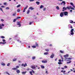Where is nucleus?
<instances>
[{"mask_svg": "<svg viewBox=\"0 0 75 75\" xmlns=\"http://www.w3.org/2000/svg\"><path fill=\"white\" fill-rule=\"evenodd\" d=\"M30 68L33 69H35L36 68V67L35 65H32L30 66Z\"/></svg>", "mask_w": 75, "mask_h": 75, "instance_id": "nucleus-1", "label": "nucleus"}, {"mask_svg": "<svg viewBox=\"0 0 75 75\" xmlns=\"http://www.w3.org/2000/svg\"><path fill=\"white\" fill-rule=\"evenodd\" d=\"M60 17H62L64 16V12H61L60 14Z\"/></svg>", "mask_w": 75, "mask_h": 75, "instance_id": "nucleus-2", "label": "nucleus"}, {"mask_svg": "<svg viewBox=\"0 0 75 75\" xmlns=\"http://www.w3.org/2000/svg\"><path fill=\"white\" fill-rule=\"evenodd\" d=\"M64 13V14L65 16H68V13L67 11H65L63 12Z\"/></svg>", "mask_w": 75, "mask_h": 75, "instance_id": "nucleus-3", "label": "nucleus"}, {"mask_svg": "<svg viewBox=\"0 0 75 75\" xmlns=\"http://www.w3.org/2000/svg\"><path fill=\"white\" fill-rule=\"evenodd\" d=\"M18 25H19V27H21V22H18L17 23Z\"/></svg>", "mask_w": 75, "mask_h": 75, "instance_id": "nucleus-4", "label": "nucleus"}, {"mask_svg": "<svg viewBox=\"0 0 75 75\" xmlns=\"http://www.w3.org/2000/svg\"><path fill=\"white\" fill-rule=\"evenodd\" d=\"M69 59H71V58H65V61H69Z\"/></svg>", "mask_w": 75, "mask_h": 75, "instance_id": "nucleus-5", "label": "nucleus"}, {"mask_svg": "<svg viewBox=\"0 0 75 75\" xmlns=\"http://www.w3.org/2000/svg\"><path fill=\"white\" fill-rule=\"evenodd\" d=\"M61 58H62V60H61V59H60L59 60V62H63V59H64L63 58H62V57H61Z\"/></svg>", "mask_w": 75, "mask_h": 75, "instance_id": "nucleus-6", "label": "nucleus"}, {"mask_svg": "<svg viewBox=\"0 0 75 75\" xmlns=\"http://www.w3.org/2000/svg\"><path fill=\"white\" fill-rule=\"evenodd\" d=\"M54 57V53H52L50 56V57L51 58H53Z\"/></svg>", "mask_w": 75, "mask_h": 75, "instance_id": "nucleus-7", "label": "nucleus"}, {"mask_svg": "<svg viewBox=\"0 0 75 75\" xmlns=\"http://www.w3.org/2000/svg\"><path fill=\"white\" fill-rule=\"evenodd\" d=\"M69 28H72L73 27L71 25L69 24L68 25Z\"/></svg>", "mask_w": 75, "mask_h": 75, "instance_id": "nucleus-8", "label": "nucleus"}, {"mask_svg": "<svg viewBox=\"0 0 75 75\" xmlns=\"http://www.w3.org/2000/svg\"><path fill=\"white\" fill-rule=\"evenodd\" d=\"M42 63H47V60L45 61L42 60Z\"/></svg>", "mask_w": 75, "mask_h": 75, "instance_id": "nucleus-9", "label": "nucleus"}, {"mask_svg": "<svg viewBox=\"0 0 75 75\" xmlns=\"http://www.w3.org/2000/svg\"><path fill=\"white\" fill-rule=\"evenodd\" d=\"M69 56V55L68 54H67L65 55H64V58H67V57H68Z\"/></svg>", "mask_w": 75, "mask_h": 75, "instance_id": "nucleus-10", "label": "nucleus"}, {"mask_svg": "<svg viewBox=\"0 0 75 75\" xmlns=\"http://www.w3.org/2000/svg\"><path fill=\"white\" fill-rule=\"evenodd\" d=\"M26 73H27V71H23V72H22V74L23 75H25V74H26Z\"/></svg>", "mask_w": 75, "mask_h": 75, "instance_id": "nucleus-11", "label": "nucleus"}, {"mask_svg": "<svg viewBox=\"0 0 75 75\" xmlns=\"http://www.w3.org/2000/svg\"><path fill=\"white\" fill-rule=\"evenodd\" d=\"M21 66H24V67H25V66H27V64H21Z\"/></svg>", "mask_w": 75, "mask_h": 75, "instance_id": "nucleus-12", "label": "nucleus"}, {"mask_svg": "<svg viewBox=\"0 0 75 75\" xmlns=\"http://www.w3.org/2000/svg\"><path fill=\"white\" fill-rule=\"evenodd\" d=\"M29 9H30L31 10H34V8H33L32 7H30L29 8Z\"/></svg>", "mask_w": 75, "mask_h": 75, "instance_id": "nucleus-13", "label": "nucleus"}, {"mask_svg": "<svg viewBox=\"0 0 75 75\" xmlns=\"http://www.w3.org/2000/svg\"><path fill=\"white\" fill-rule=\"evenodd\" d=\"M16 72L17 73V74H19L20 72V70H17L16 71Z\"/></svg>", "mask_w": 75, "mask_h": 75, "instance_id": "nucleus-14", "label": "nucleus"}, {"mask_svg": "<svg viewBox=\"0 0 75 75\" xmlns=\"http://www.w3.org/2000/svg\"><path fill=\"white\" fill-rule=\"evenodd\" d=\"M36 3L38 5H39L40 4V3L38 1H36Z\"/></svg>", "mask_w": 75, "mask_h": 75, "instance_id": "nucleus-15", "label": "nucleus"}, {"mask_svg": "<svg viewBox=\"0 0 75 75\" xmlns=\"http://www.w3.org/2000/svg\"><path fill=\"white\" fill-rule=\"evenodd\" d=\"M41 67L42 69H44L45 68V67L44 66L41 65Z\"/></svg>", "mask_w": 75, "mask_h": 75, "instance_id": "nucleus-16", "label": "nucleus"}, {"mask_svg": "<svg viewBox=\"0 0 75 75\" xmlns=\"http://www.w3.org/2000/svg\"><path fill=\"white\" fill-rule=\"evenodd\" d=\"M60 53H62V54H64V51L62 50H60Z\"/></svg>", "mask_w": 75, "mask_h": 75, "instance_id": "nucleus-17", "label": "nucleus"}, {"mask_svg": "<svg viewBox=\"0 0 75 75\" xmlns=\"http://www.w3.org/2000/svg\"><path fill=\"white\" fill-rule=\"evenodd\" d=\"M17 59V58H15L13 59V61H16Z\"/></svg>", "mask_w": 75, "mask_h": 75, "instance_id": "nucleus-18", "label": "nucleus"}, {"mask_svg": "<svg viewBox=\"0 0 75 75\" xmlns=\"http://www.w3.org/2000/svg\"><path fill=\"white\" fill-rule=\"evenodd\" d=\"M40 8H44V6L42 5H41L40 7Z\"/></svg>", "mask_w": 75, "mask_h": 75, "instance_id": "nucleus-19", "label": "nucleus"}, {"mask_svg": "<svg viewBox=\"0 0 75 75\" xmlns=\"http://www.w3.org/2000/svg\"><path fill=\"white\" fill-rule=\"evenodd\" d=\"M0 44H6V42H0Z\"/></svg>", "mask_w": 75, "mask_h": 75, "instance_id": "nucleus-20", "label": "nucleus"}, {"mask_svg": "<svg viewBox=\"0 0 75 75\" xmlns=\"http://www.w3.org/2000/svg\"><path fill=\"white\" fill-rule=\"evenodd\" d=\"M44 55H48V52H46L44 53Z\"/></svg>", "mask_w": 75, "mask_h": 75, "instance_id": "nucleus-21", "label": "nucleus"}, {"mask_svg": "<svg viewBox=\"0 0 75 75\" xmlns=\"http://www.w3.org/2000/svg\"><path fill=\"white\" fill-rule=\"evenodd\" d=\"M20 6H21V5L20 4H19L17 6V8H18V7H20Z\"/></svg>", "mask_w": 75, "mask_h": 75, "instance_id": "nucleus-22", "label": "nucleus"}, {"mask_svg": "<svg viewBox=\"0 0 75 75\" xmlns=\"http://www.w3.org/2000/svg\"><path fill=\"white\" fill-rule=\"evenodd\" d=\"M73 22H74V21H72V20L70 21V23H73Z\"/></svg>", "mask_w": 75, "mask_h": 75, "instance_id": "nucleus-23", "label": "nucleus"}, {"mask_svg": "<svg viewBox=\"0 0 75 75\" xmlns=\"http://www.w3.org/2000/svg\"><path fill=\"white\" fill-rule=\"evenodd\" d=\"M62 3H63L64 5H65L66 4L65 2V1H63L62 2Z\"/></svg>", "mask_w": 75, "mask_h": 75, "instance_id": "nucleus-24", "label": "nucleus"}, {"mask_svg": "<svg viewBox=\"0 0 75 75\" xmlns=\"http://www.w3.org/2000/svg\"><path fill=\"white\" fill-rule=\"evenodd\" d=\"M27 8H28V6H26L25 7L24 9L25 10H26V9H27Z\"/></svg>", "mask_w": 75, "mask_h": 75, "instance_id": "nucleus-25", "label": "nucleus"}, {"mask_svg": "<svg viewBox=\"0 0 75 75\" xmlns=\"http://www.w3.org/2000/svg\"><path fill=\"white\" fill-rule=\"evenodd\" d=\"M67 9H68V10H70V8H71L69 6V7L67 6Z\"/></svg>", "mask_w": 75, "mask_h": 75, "instance_id": "nucleus-26", "label": "nucleus"}, {"mask_svg": "<svg viewBox=\"0 0 75 75\" xmlns=\"http://www.w3.org/2000/svg\"><path fill=\"white\" fill-rule=\"evenodd\" d=\"M58 64H59V65L62 64V63H61V62H58Z\"/></svg>", "mask_w": 75, "mask_h": 75, "instance_id": "nucleus-27", "label": "nucleus"}, {"mask_svg": "<svg viewBox=\"0 0 75 75\" xmlns=\"http://www.w3.org/2000/svg\"><path fill=\"white\" fill-rule=\"evenodd\" d=\"M17 11H18V12H20V9H18L17 10Z\"/></svg>", "mask_w": 75, "mask_h": 75, "instance_id": "nucleus-28", "label": "nucleus"}, {"mask_svg": "<svg viewBox=\"0 0 75 75\" xmlns=\"http://www.w3.org/2000/svg\"><path fill=\"white\" fill-rule=\"evenodd\" d=\"M30 10H28L27 12V14H29V13H30Z\"/></svg>", "mask_w": 75, "mask_h": 75, "instance_id": "nucleus-29", "label": "nucleus"}, {"mask_svg": "<svg viewBox=\"0 0 75 75\" xmlns=\"http://www.w3.org/2000/svg\"><path fill=\"white\" fill-rule=\"evenodd\" d=\"M32 47L34 48H36V46H32Z\"/></svg>", "mask_w": 75, "mask_h": 75, "instance_id": "nucleus-30", "label": "nucleus"}, {"mask_svg": "<svg viewBox=\"0 0 75 75\" xmlns=\"http://www.w3.org/2000/svg\"><path fill=\"white\" fill-rule=\"evenodd\" d=\"M62 72H63V73H65V71H64L63 70H62L61 71Z\"/></svg>", "mask_w": 75, "mask_h": 75, "instance_id": "nucleus-31", "label": "nucleus"}, {"mask_svg": "<svg viewBox=\"0 0 75 75\" xmlns=\"http://www.w3.org/2000/svg\"><path fill=\"white\" fill-rule=\"evenodd\" d=\"M2 65H3L4 66H5V64L4 63H2L1 64Z\"/></svg>", "mask_w": 75, "mask_h": 75, "instance_id": "nucleus-32", "label": "nucleus"}, {"mask_svg": "<svg viewBox=\"0 0 75 75\" xmlns=\"http://www.w3.org/2000/svg\"><path fill=\"white\" fill-rule=\"evenodd\" d=\"M12 69H13V70H14L15 71L16 70V69H16V68H13Z\"/></svg>", "mask_w": 75, "mask_h": 75, "instance_id": "nucleus-33", "label": "nucleus"}, {"mask_svg": "<svg viewBox=\"0 0 75 75\" xmlns=\"http://www.w3.org/2000/svg\"><path fill=\"white\" fill-rule=\"evenodd\" d=\"M35 59V57H32V59Z\"/></svg>", "mask_w": 75, "mask_h": 75, "instance_id": "nucleus-34", "label": "nucleus"}, {"mask_svg": "<svg viewBox=\"0 0 75 75\" xmlns=\"http://www.w3.org/2000/svg\"><path fill=\"white\" fill-rule=\"evenodd\" d=\"M21 18V17H18L16 18L17 19H19Z\"/></svg>", "mask_w": 75, "mask_h": 75, "instance_id": "nucleus-35", "label": "nucleus"}, {"mask_svg": "<svg viewBox=\"0 0 75 75\" xmlns=\"http://www.w3.org/2000/svg\"><path fill=\"white\" fill-rule=\"evenodd\" d=\"M56 8L57 10H59V7H58V6H57L56 7Z\"/></svg>", "mask_w": 75, "mask_h": 75, "instance_id": "nucleus-36", "label": "nucleus"}, {"mask_svg": "<svg viewBox=\"0 0 75 75\" xmlns=\"http://www.w3.org/2000/svg\"><path fill=\"white\" fill-rule=\"evenodd\" d=\"M6 10H9V9H10V8L8 7H7L6 8Z\"/></svg>", "mask_w": 75, "mask_h": 75, "instance_id": "nucleus-37", "label": "nucleus"}, {"mask_svg": "<svg viewBox=\"0 0 75 75\" xmlns=\"http://www.w3.org/2000/svg\"><path fill=\"white\" fill-rule=\"evenodd\" d=\"M71 32H73L74 31V29H71Z\"/></svg>", "mask_w": 75, "mask_h": 75, "instance_id": "nucleus-38", "label": "nucleus"}, {"mask_svg": "<svg viewBox=\"0 0 75 75\" xmlns=\"http://www.w3.org/2000/svg\"><path fill=\"white\" fill-rule=\"evenodd\" d=\"M70 4L72 6H73L74 5V4H73V3H71V2L70 3Z\"/></svg>", "mask_w": 75, "mask_h": 75, "instance_id": "nucleus-39", "label": "nucleus"}, {"mask_svg": "<svg viewBox=\"0 0 75 75\" xmlns=\"http://www.w3.org/2000/svg\"><path fill=\"white\" fill-rule=\"evenodd\" d=\"M0 9L1 10L2 12H3V9H2V8H0Z\"/></svg>", "mask_w": 75, "mask_h": 75, "instance_id": "nucleus-40", "label": "nucleus"}, {"mask_svg": "<svg viewBox=\"0 0 75 75\" xmlns=\"http://www.w3.org/2000/svg\"><path fill=\"white\" fill-rule=\"evenodd\" d=\"M29 73H30V75H32L33 74L32 73V71H30Z\"/></svg>", "mask_w": 75, "mask_h": 75, "instance_id": "nucleus-41", "label": "nucleus"}, {"mask_svg": "<svg viewBox=\"0 0 75 75\" xmlns=\"http://www.w3.org/2000/svg\"><path fill=\"white\" fill-rule=\"evenodd\" d=\"M16 68H19V66H17L16 67Z\"/></svg>", "mask_w": 75, "mask_h": 75, "instance_id": "nucleus-42", "label": "nucleus"}, {"mask_svg": "<svg viewBox=\"0 0 75 75\" xmlns=\"http://www.w3.org/2000/svg\"><path fill=\"white\" fill-rule=\"evenodd\" d=\"M45 51H49V50L48 49H45Z\"/></svg>", "mask_w": 75, "mask_h": 75, "instance_id": "nucleus-43", "label": "nucleus"}, {"mask_svg": "<svg viewBox=\"0 0 75 75\" xmlns=\"http://www.w3.org/2000/svg\"><path fill=\"white\" fill-rule=\"evenodd\" d=\"M64 68H68V67L67 66H64Z\"/></svg>", "mask_w": 75, "mask_h": 75, "instance_id": "nucleus-44", "label": "nucleus"}, {"mask_svg": "<svg viewBox=\"0 0 75 75\" xmlns=\"http://www.w3.org/2000/svg\"><path fill=\"white\" fill-rule=\"evenodd\" d=\"M71 35H74V33H73V32H71Z\"/></svg>", "mask_w": 75, "mask_h": 75, "instance_id": "nucleus-45", "label": "nucleus"}, {"mask_svg": "<svg viewBox=\"0 0 75 75\" xmlns=\"http://www.w3.org/2000/svg\"><path fill=\"white\" fill-rule=\"evenodd\" d=\"M16 13H14L13 15V16H16Z\"/></svg>", "mask_w": 75, "mask_h": 75, "instance_id": "nucleus-46", "label": "nucleus"}, {"mask_svg": "<svg viewBox=\"0 0 75 75\" xmlns=\"http://www.w3.org/2000/svg\"><path fill=\"white\" fill-rule=\"evenodd\" d=\"M10 65V64L8 63V64H7V66H8H8H9V65Z\"/></svg>", "mask_w": 75, "mask_h": 75, "instance_id": "nucleus-47", "label": "nucleus"}, {"mask_svg": "<svg viewBox=\"0 0 75 75\" xmlns=\"http://www.w3.org/2000/svg\"><path fill=\"white\" fill-rule=\"evenodd\" d=\"M45 10H46V8H43V11H45Z\"/></svg>", "mask_w": 75, "mask_h": 75, "instance_id": "nucleus-48", "label": "nucleus"}, {"mask_svg": "<svg viewBox=\"0 0 75 75\" xmlns=\"http://www.w3.org/2000/svg\"><path fill=\"white\" fill-rule=\"evenodd\" d=\"M70 61V62H67V64H69V63H70V62H71L70 61Z\"/></svg>", "mask_w": 75, "mask_h": 75, "instance_id": "nucleus-49", "label": "nucleus"}, {"mask_svg": "<svg viewBox=\"0 0 75 75\" xmlns=\"http://www.w3.org/2000/svg\"><path fill=\"white\" fill-rule=\"evenodd\" d=\"M3 28V27L1 26H0V29H2Z\"/></svg>", "mask_w": 75, "mask_h": 75, "instance_id": "nucleus-50", "label": "nucleus"}, {"mask_svg": "<svg viewBox=\"0 0 75 75\" xmlns=\"http://www.w3.org/2000/svg\"><path fill=\"white\" fill-rule=\"evenodd\" d=\"M32 72H33V74H35V71H34L33 70H32Z\"/></svg>", "mask_w": 75, "mask_h": 75, "instance_id": "nucleus-51", "label": "nucleus"}, {"mask_svg": "<svg viewBox=\"0 0 75 75\" xmlns=\"http://www.w3.org/2000/svg\"><path fill=\"white\" fill-rule=\"evenodd\" d=\"M71 9L72 10H75V8H74L72 7V8H71Z\"/></svg>", "mask_w": 75, "mask_h": 75, "instance_id": "nucleus-52", "label": "nucleus"}, {"mask_svg": "<svg viewBox=\"0 0 75 75\" xmlns=\"http://www.w3.org/2000/svg\"><path fill=\"white\" fill-rule=\"evenodd\" d=\"M25 9H24V10L23 11V13H24V12H25Z\"/></svg>", "mask_w": 75, "mask_h": 75, "instance_id": "nucleus-53", "label": "nucleus"}, {"mask_svg": "<svg viewBox=\"0 0 75 75\" xmlns=\"http://www.w3.org/2000/svg\"><path fill=\"white\" fill-rule=\"evenodd\" d=\"M1 38H4L5 37L4 36H1Z\"/></svg>", "mask_w": 75, "mask_h": 75, "instance_id": "nucleus-54", "label": "nucleus"}, {"mask_svg": "<svg viewBox=\"0 0 75 75\" xmlns=\"http://www.w3.org/2000/svg\"><path fill=\"white\" fill-rule=\"evenodd\" d=\"M46 74H48V71H46Z\"/></svg>", "mask_w": 75, "mask_h": 75, "instance_id": "nucleus-55", "label": "nucleus"}, {"mask_svg": "<svg viewBox=\"0 0 75 75\" xmlns=\"http://www.w3.org/2000/svg\"><path fill=\"white\" fill-rule=\"evenodd\" d=\"M3 42H5L6 41V40H4V39H3Z\"/></svg>", "mask_w": 75, "mask_h": 75, "instance_id": "nucleus-56", "label": "nucleus"}, {"mask_svg": "<svg viewBox=\"0 0 75 75\" xmlns=\"http://www.w3.org/2000/svg\"><path fill=\"white\" fill-rule=\"evenodd\" d=\"M16 19H14L13 21V22H16Z\"/></svg>", "mask_w": 75, "mask_h": 75, "instance_id": "nucleus-57", "label": "nucleus"}, {"mask_svg": "<svg viewBox=\"0 0 75 75\" xmlns=\"http://www.w3.org/2000/svg\"><path fill=\"white\" fill-rule=\"evenodd\" d=\"M29 1H34V0H29Z\"/></svg>", "mask_w": 75, "mask_h": 75, "instance_id": "nucleus-58", "label": "nucleus"}, {"mask_svg": "<svg viewBox=\"0 0 75 75\" xmlns=\"http://www.w3.org/2000/svg\"><path fill=\"white\" fill-rule=\"evenodd\" d=\"M36 47H38V44H36Z\"/></svg>", "mask_w": 75, "mask_h": 75, "instance_id": "nucleus-59", "label": "nucleus"}, {"mask_svg": "<svg viewBox=\"0 0 75 75\" xmlns=\"http://www.w3.org/2000/svg\"><path fill=\"white\" fill-rule=\"evenodd\" d=\"M1 25L2 26H4V24H1Z\"/></svg>", "mask_w": 75, "mask_h": 75, "instance_id": "nucleus-60", "label": "nucleus"}, {"mask_svg": "<svg viewBox=\"0 0 75 75\" xmlns=\"http://www.w3.org/2000/svg\"><path fill=\"white\" fill-rule=\"evenodd\" d=\"M32 23H33V22H30L29 23L30 25H31L32 24Z\"/></svg>", "mask_w": 75, "mask_h": 75, "instance_id": "nucleus-61", "label": "nucleus"}, {"mask_svg": "<svg viewBox=\"0 0 75 75\" xmlns=\"http://www.w3.org/2000/svg\"><path fill=\"white\" fill-rule=\"evenodd\" d=\"M6 4H7V3H4V5H6Z\"/></svg>", "mask_w": 75, "mask_h": 75, "instance_id": "nucleus-62", "label": "nucleus"}, {"mask_svg": "<svg viewBox=\"0 0 75 75\" xmlns=\"http://www.w3.org/2000/svg\"><path fill=\"white\" fill-rule=\"evenodd\" d=\"M1 21H4V20L3 19H1Z\"/></svg>", "mask_w": 75, "mask_h": 75, "instance_id": "nucleus-63", "label": "nucleus"}, {"mask_svg": "<svg viewBox=\"0 0 75 75\" xmlns=\"http://www.w3.org/2000/svg\"><path fill=\"white\" fill-rule=\"evenodd\" d=\"M72 6L74 8H75V6H74V5H73Z\"/></svg>", "mask_w": 75, "mask_h": 75, "instance_id": "nucleus-64", "label": "nucleus"}]
</instances>
